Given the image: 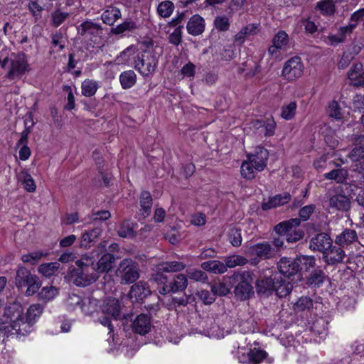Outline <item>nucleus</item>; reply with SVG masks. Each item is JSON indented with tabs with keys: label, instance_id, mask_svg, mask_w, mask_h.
Here are the masks:
<instances>
[{
	"label": "nucleus",
	"instance_id": "f257e3e1",
	"mask_svg": "<svg viewBox=\"0 0 364 364\" xmlns=\"http://www.w3.org/2000/svg\"><path fill=\"white\" fill-rule=\"evenodd\" d=\"M70 274L73 282L79 287L88 286L98 278L93 258L87 255L76 261L75 267L70 269Z\"/></svg>",
	"mask_w": 364,
	"mask_h": 364
},
{
	"label": "nucleus",
	"instance_id": "f03ea898",
	"mask_svg": "<svg viewBox=\"0 0 364 364\" xmlns=\"http://www.w3.org/2000/svg\"><path fill=\"white\" fill-rule=\"evenodd\" d=\"M26 56L23 53H11L3 60L1 68L7 69L6 77L11 80H19L30 70Z\"/></svg>",
	"mask_w": 364,
	"mask_h": 364
},
{
	"label": "nucleus",
	"instance_id": "7ed1b4c3",
	"mask_svg": "<svg viewBox=\"0 0 364 364\" xmlns=\"http://www.w3.org/2000/svg\"><path fill=\"white\" fill-rule=\"evenodd\" d=\"M15 284L18 289L27 287L25 293L26 296H31L36 293L41 285L38 277L24 267H18L16 270Z\"/></svg>",
	"mask_w": 364,
	"mask_h": 364
},
{
	"label": "nucleus",
	"instance_id": "20e7f679",
	"mask_svg": "<svg viewBox=\"0 0 364 364\" xmlns=\"http://www.w3.org/2000/svg\"><path fill=\"white\" fill-rule=\"evenodd\" d=\"M157 65L158 59L151 50H144L134 58V68L144 77L152 76Z\"/></svg>",
	"mask_w": 364,
	"mask_h": 364
},
{
	"label": "nucleus",
	"instance_id": "39448f33",
	"mask_svg": "<svg viewBox=\"0 0 364 364\" xmlns=\"http://www.w3.org/2000/svg\"><path fill=\"white\" fill-rule=\"evenodd\" d=\"M117 274L122 284L134 283L139 277V264L132 259H124L119 264Z\"/></svg>",
	"mask_w": 364,
	"mask_h": 364
},
{
	"label": "nucleus",
	"instance_id": "423d86ee",
	"mask_svg": "<svg viewBox=\"0 0 364 364\" xmlns=\"http://www.w3.org/2000/svg\"><path fill=\"white\" fill-rule=\"evenodd\" d=\"M43 306L40 304H34L29 306L25 314V318L21 323V329H18V335L25 336L29 334L33 325L43 311Z\"/></svg>",
	"mask_w": 364,
	"mask_h": 364
},
{
	"label": "nucleus",
	"instance_id": "0eeeda50",
	"mask_svg": "<svg viewBox=\"0 0 364 364\" xmlns=\"http://www.w3.org/2000/svg\"><path fill=\"white\" fill-rule=\"evenodd\" d=\"M102 31L103 28L100 23L90 19L83 21L77 27V32L79 36L94 43H96L97 38H102Z\"/></svg>",
	"mask_w": 364,
	"mask_h": 364
},
{
	"label": "nucleus",
	"instance_id": "6e6552de",
	"mask_svg": "<svg viewBox=\"0 0 364 364\" xmlns=\"http://www.w3.org/2000/svg\"><path fill=\"white\" fill-rule=\"evenodd\" d=\"M304 64L299 56L289 59L284 65L282 75L289 81L300 77L304 72Z\"/></svg>",
	"mask_w": 364,
	"mask_h": 364
},
{
	"label": "nucleus",
	"instance_id": "1a4fd4ad",
	"mask_svg": "<svg viewBox=\"0 0 364 364\" xmlns=\"http://www.w3.org/2000/svg\"><path fill=\"white\" fill-rule=\"evenodd\" d=\"M4 316L13 323V328L18 334V329H21V323L25 318L23 308L19 302L14 301L9 304L4 310Z\"/></svg>",
	"mask_w": 364,
	"mask_h": 364
},
{
	"label": "nucleus",
	"instance_id": "9d476101",
	"mask_svg": "<svg viewBox=\"0 0 364 364\" xmlns=\"http://www.w3.org/2000/svg\"><path fill=\"white\" fill-rule=\"evenodd\" d=\"M269 275L259 277L256 282V290L259 294H271L274 292L275 282L279 279V273L271 272Z\"/></svg>",
	"mask_w": 364,
	"mask_h": 364
},
{
	"label": "nucleus",
	"instance_id": "9b49d317",
	"mask_svg": "<svg viewBox=\"0 0 364 364\" xmlns=\"http://www.w3.org/2000/svg\"><path fill=\"white\" fill-rule=\"evenodd\" d=\"M328 205L331 208L338 211L347 212L350 209V198L342 190L336 191L330 196Z\"/></svg>",
	"mask_w": 364,
	"mask_h": 364
},
{
	"label": "nucleus",
	"instance_id": "f8f14e48",
	"mask_svg": "<svg viewBox=\"0 0 364 364\" xmlns=\"http://www.w3.org/2000/svg\"><path fill=\"white\" fill-rule=\"evenodd\" d=\"M289 42L288 34L284 31H279L272 38V45L269 48V54L277 58L280 50H286Z\"/></svg>",
	"mask_w": 364,
	"mask_h": 364
},
{
	"label": "nucleus",
	"instance_id": "ddd939ff",
	"mask_svg": "<svg viewBox=\"0 0 364 364\" xmlns=\"http://www.w3.org/2000/svg\"><path fill=\"white\" fill-rule=\"evenodd\" d=\"M247 158L254 165V168L257 172L262 171L267 166L269 152L267 149L257 146L254 154H249Z\"/></svg>",
	"mask_w": 364,
	"mask_h": 364
},
{
	"label": "nucleus",
	"instance_id": "4468645a",
	"mask_svg": "<svg viewBox=\"0 0 364 364\" xmlns=\"http://www.w3.org/2000/svg\"><path fill=\"white\" fill-rule=\"evenodd\" d=\"M278 273L286 277H290L299 272V264L296 258L282 257L277 263Z\"/></svg>",
	"mask_w": 364,
	"mask_h": 364
},
{
	"label": "nucleus",
	"instance_id": "2eb2a0df",
	"mask_svg": "<svg viewBox=\"0 0 364 364\" xmlns=\"http://www.w3.org/2000/svg\"><path fill=\"white\" fill-rule=\"evenodd\" d=\"M251 255H255L259 259H269L275 255L274 249L269 242L257 243L250 247Z\"/></svg>",
	"mask_w": 364,
	"mask_h": 364
},
{
	"label": "nucleus",
	"instance_id": "dca6fc26",
	"mask_svg": "<svg viewBox=\"0 0 364 364\" xmlns=\"http://www.w3.org/2000/svg\"><path fill=\"white\" fill-rule=\"evenodd\" d=\"M102 312L105 315L111 316L112 319L121 318V304L118 299L113 297H108L104 300L101 306Z\"/></svg>",
	"mask_w": 364,
	"mask_h": 364
},
{
	"label": "nucleus",
	"instance_id": "f3484780",
	"mask_svg": "<svg viewBox=\"0 0 364 364\" xmlns=\"http://www.w3.org/2000/svg\"><path fill=\"white\" fill-rule=\"evenodd\" d=\"M331 237L325 232L316 234L310 240L309 247L313 251H318L322 254L333 245Z\"/></svg>",
	"mask_w": 364,
	"mask_h": 364
},
{
	"label": "nucleus",
	"instance_id": "a211bd4d",
	"mask_svg": "<svg viewBox=\"0 0 364 364\" xmlns=\"http://www.w3.org/2000/svg\"><path fill=\"white\" fill-rule=\"evenodd\" d=\"M132 326L135 333L141 336L147 334L152 326L151 316L146 314L138 315L133 321Z\"/></svg>",
	"mask_w": 364,
	"mask_h": 364
},
{
	"label": "nucleus",
	"instance_id": "6ab92c4d",
	"mask_svg": "<svg viewBox=\"0 0 364 364\" xmlns=\"http://www.w3.org/2000/svg\"><path fill=\"white\" fill-rule=\"evenodd\" d=\"M346 257L345 252L341 247L331 245L323 253V259L328 265H336L341 263Z\"/></svg>",
	"mask_w": 364,
	"mask_h": 364
},
{
	"label": "nucleus",
	"instance_id": "aec40b11",
	"mask_svg": "<svg viewBox=\"0 0 364 364\" xmlns=\"http://www.w3.org/2000/svg\"><path fill=\"white\" fill-rule=\"evenodd\" d=\"M151 294L149 286L144 282H139L131 287L129 296L135 301H142L144 298Z\"/></svg>",
	"mask_w": 364,
	"mask_h": 364
},
{
	"label": "nucleus",
	"instance_id": "412c9836",
	"mask_svg": "<svg viewBox=\"0 0 364 364\" xmlns=\"http://www.w3.org/2000/svg\"><path fill=\"white\" fill-rule=\"evenodd\" d=\"M186 29L189 34L198 36L205 30V21L199 15H193L188 21Z\"/></svg>",
	"mask_w": 364,
	"mask_h": 364
},
{
	"label": "nucleus",
	"instance_id": "4be33fe9",
	"mask_svg": "<svg viewBox=\"0 0 364 364\" xmlns=\"http://www.w3.org/2000/svg\"><path fill=\"white\" fill-rule=\"evenodd\" d=\"M348 79L350 84L355 87L364 85V71L360 63H355L348 72Z\"/></svg>",
	"mask_w": 364,
	"mask_h": 364
},
{
	"label": "nucleus",
	"instance_id": "5701e85b",
	"mask_svg": "<svg viewBox=\"0 0 364 364\" xmlns=\"http://www.w3.org/2000/svg\"><path fill=\"white\" fill-rule=\"evenodd\" d=\"M267 355L266 351L260 349H250L247 356L245 355H239V360L240 363H250L252 364H259L262 362Z\"/></svg>",
	"mask_w": 364,
	"mask_h": 364
},
{
	"label": "nucleus",
	"instance_id": "b1692460",
	"mask_svg": "<svg viewBox=\"0 0 364 364\" xmlns=\"http://www.w3.org/2000/svg\"><path fill=\"white\" fill-rule=\"evenodd\" d=\"M118 257L112 253L104 254L97 263V268L95 269L97 274L109 272L113 267L114 263Z\"/></svg>",
	"mask_w": 364,
	"mask_h": 364
},
{
	"label": "nucleus",
	"instance_id": "393cba45",
	"mask_svg": "<svg viewBox=\"0 0 364 364\" xmlns=\"http://www.w3.org/2000/svg\"><path fill=\"white\" fill-rule=\"evenodd\" d=\"M290 199L291 195L288 193L279 194L272 198H270L268 201L263 203L262 208L264 210L272 209L287 203Z\"/></svg>",
	"mask_w": 364,
	"mask_h": 364
},
{
	"label": "nucleus",
	"instance_id": "a878e982",
	"mask_svg": "<svg viewBox=\"0 0 364 364\" xmlns=\"http://www.w3.org/2000/svg\"><path fill=\"white\" fill-rule=\"evenodd\" d=\"M358 239L357 232L354 230L345 229L335 239L336 244L339 246L348 245Z\"/></svg>",
	"mask_w": 364,
	"mask_h": 364
},
{
	"label": "nucleus",
	"instance_id": "bb28decb",
	"mask_svg": "<svg viewBox=\"0 0 364 364\" xmlns=\"http://www.w3.org/2000/svg\"><path fill=\"white\" fill-rule=\"evenodd\" d=\"M299 225L300 220L297 218H293L278 223L274 226V230L279 235H286L287 237L289 232L291 231V228H298Z\"/></svg>",
	"mask_w": 364,
	"mask_h": 364
},
{
	"label": "nucleus",
	"instance_id": "cd10ccee",
	"mask_svg": "<svg viewBox=\"0 0 364 364\" xmlns=\"http://www.w3.org/2000/svg\"><path fill=\"white\" fill-rule=\"evenodd\" d=\"M120 18V10L113 6L108 7L101 15L102 22L109 26H112Z\"/></svg>",
	"mask_w": 364,
	"mask_h": 364
},
{
	"label": "nucleus",
	"instance_id": "c85d7f7f",
	"mask_svg": "<svg viewBox=\"0 0 364 364\" xmlns=\"http://www.w3.org/2000/svg\"><path fill=\"white\" fill-rule=\"evenodd\" d=\"M292 288L293 285L291 283L287 281L285 279H283L279 274V280H277V282H275L274 291L279 298H282L289 295L291 293Z\"/></svg>",
	"mask_w": 364,
	"mask_h": 364
},
{
	"label": "nucleus",
	"instance_id": "c756f323",
	"mask_svg": "<svg viewBox=\"0 0 364 364\" xmlns=\"http://www.w3.org/2000/svg\"><path fill=\"white\" fill-rule=\"evenodd\" d=\"M136 228V224L134 222L129 220H124L117 230V234L121 237H133L135 236Z\"/></svg>",
	"mask_w": 364,
	"mask_h": 364
},
{
	"label": "nucleus",
	"instance_id": "7c9ffc66",
	"mask_svg": "<svg viewBox=\"0 0 364 364\" xmlns=\"http://www.w3.org/2000/svg\"><path fill=\"white\" fill-rule=\"evenodd\" d=\"M102 233L100 228H95L89 232L82 234L81 237L80 246L85 248L90 247L91 244L96 241Z\"/></svg>",
	"mask_w": 364,
	"mask_h": 364
},
{
	"label": "nucleus",
	"instance_id": "2f4dec72",
	"mask_svg": "<svg viewBox=\"0 0 364 364\" xmlns=\"http://www.w3.org/2000/svg\"><path fill=\"white\" fill-rule=\"evenodd\" d=\"M201 267L205 270L214 274H223L226 272L224 262L219 260H209L204 262L201 264Z\"/></svg>",
	"mask_w": 364,
	"mask_h": 364
},
{
	"label": "nucleus",
	"instance_id": "473e14b6",
	"mask_svg": "<svg viewBox=\"0 0 364 364\" xmlns=\"http://www.w3.org/2000/svg\"><path fill=\"white\" fill-rule=\"evenodd\" d=\"M17 178L22 183L23 188L28 192H34L36 188V183L32 176L25 170L21 171Z\"/></svg>",
	"mask_w": 364,
	"mask_h": 364
},
{
	"label": "nucleus",
	"instance_id": "72a5a7b5",
	"mask_svg": "<svg viewBox=\"0 0 364 364\" xmlns=\"http://www.w3.org/2000/svg\"><path fill=\"white\" fill-rule=\"evenodd\" d=\"M172 293L183 291L188 286V279L185 274H179L169 283Z\"/></svg>",
	"mask_w": 364,
	"mask_h": 364
},
{
	"label": "nucleus",
	"instance_id": "f704fd0d",
	"mask_svg": "<svg viewBox=\"0 0 364 364\" xmlns=\"http://www.w3.org/2000/svg\"><path fill=\"white\" fill-rule=\"evenodd\" d=\"M153 200L149 192L143 191L140 196V205L142 215L144 218L149 215L152 206Z\"/></svg>",
	"mask_w": 364,
	"mask_h": 364
},
{
	"label": "nucleus",
	"instance_id": "c9c22d12",
	"mask_svg": "<svg viewBox=\"0 0 364 364\" xmlns=\"http://www.w3.org/2000/svg\"><path fill=\"white\" fill-rule=\"evenodd\" d=\"M248 262L247 258L239 255H232L224 258V264L228 270V268H234L237 266H244Z\"/></svg>",
	"mask_w": 364,
	"mask_h": 364
},
{
	"label": "nucleus",
	"instance_id": "e433bc0d",
	"mask_svg": "<svg viewBox=\"0 0 364 364\" xmlns=\"http://www.w3.org/2000/svg\"><path fill=\"white\" fill-rule=\"evenodd\" d=\"M185 267L184 263L177 261H168L158 265L159 270L165 272H177L184 269Z\"/></svg>",
	"mask_w": 364,
	"mask_h": 364
},
{
	"label": "nucleus",
	"instance_id": "4c0bfd02",
	"mask_svg": "<svg viewBox=\"0 0 364 364\" xmlns=\"http://www.w3.org/2000/svg\"><path fill=\"white\" fill-rule=\"evenodd\" d=\"M98 87V83L95 80L86 79L82 82V95L87 97H91L95 95Z\"/></svg>",
	"mask_w": 364,
	"mask_h": 364
},
{
	"label": "nucleus",
	"instance_id": "58836bf2",
	"mask_svg": "<svg viewBox=\"0 0 364 364\" xmlns=\"http://www.w3.org/2000/svg\"><path fill=\"white\" fill-rule=\"evenodd\" d=\"M326 274L323 271L316 269L307 278V284L311 287H318L323 283Z\"/></svg>",
	"mask_w": 364,
	"mask_h": 364
},
{
	"label": "nucleus",
	"instance_id": "ea45409f",
	"mask_svg": "<svg viewBox=\"0 0 364 364\" xmlns=\"http://www.w3.org/2000/svg\"><path fill=\"white\" fill-rule=\"evenodd\" d=\"M136 75L133 70L122 72L119 75V81L123 89H129L136 83Z\"/></svg>",
	"mask_w": 364,
	"mask_h": 364
},
{
	"label": "nucleus",
	"instance_id": "a19ab883",
	"mask_svg": "<svg viewBox=\"0 0 364 364\" xmlns=\"http://www.w3.org/2000/svg\"><path fill=\"white\" fill-rule=\"evenodd\" d=\"M296 262L299 264V272H308L316 264V259L314 256L301 255L296 257Z\"/></svg>",
	"mask_w": 364,
	"mask_h": 364
},
{
	"label": "nucleus",
	"instance_id": "79ce46f5",
	"mask_svg": "<svg viewBox=\"0 0 364 364\" xmlns=\"http://www.w3.org/2000/svg\"><path fill=\"white\" fill-rule=\"evenodd\" d=\"M137 28V25L135 21L132 20H126L121 24L112 28L111 33L115 35L122 34L126 31H134Z\"/></svg>",
	"mask_w": 364,
	"mask_h": 364
},
{
	"label": "nucleus",
	"instance_id": "37998d69",
	"mask_svg": "<svg viewBox=\"0 0 364 364\" xmlns=\"http://www.w3.org/2000/svg\"><path fill=\"white\" fill-rule=\"evenodd\" d=\"M316 9L324 16H332L336 11L335 4L332 0H322L317 2Z\"/></svg>",
	"mask_w": 364,
	"mask_h": 364
},
{
	"label": "nucleus",
	"instance_id": "c03bdc74",
	"mask_svg": "<svg viewBox=\"0 0 364 364\" xmlns=\"http://www.w3.org/2000/svg\"><path fill=\"white\" fill-rule=\"evenodd\" d=\"M60 263L58 262L44 263L38 267V272L45 277H50L59 269Z\"/></svg>",
	"mask_w": 364,
	"mask_h": 364
},
{
	"label": "nucleus",
	"instance_id": "a18cd8bd",
	"mask_svg": "<svg viewBox=\"0 0 364 364\" xmlns=\"http://www.w3.org/2000/svg\"><path fill=\"white\" fill-rule=\"evenodd\" d=\"M348 176V171L344 168L333 169L326 173L323 176L328 180H334L337 183H343Z\"/></svg>",
	"mask_w": 364,
	"mask_h": 364
},
{
	"label": "nucleus",
	"instance_id": "49530a36",
	"mask_svg": "<svg viewBox=\"0 0 364 364\" xmlns=\"http://www.w3.org/2000/svg\"><path fill=\"white\" fill-rule=\"evenodd\" d=\"M174 8L172 1L169 0L163 1L157 6V14L162 18H168L172 14Z\"/></svg>",
	"mask_w": 364,
	"mask_h": 364
},
{
	"label": "nucleus",
	"instance_id": "de8ad7c7",
	"mask_svg": "<svg viewBox=\"0 0 364 364\" xmlns=\"http://www.w3.org/2000/svg\"><path fill=\"white\" fill-rule=\"evenodd\" d=\"M256 171L254 168V165L250 160L247 159L242 163L240 173L244 178L247 180L253 179L255 177Z\"/></svg>",
	"mask_w": 364,
	"mask_h": 364
},
{
	"label": "nucleus",
	"instance_id": "09e8293b",
	"mask_svg": "<svg viewBox=\"0 0 364 364\" xmlns=\"http://www.w3.org/2000/svg\"><path fill=\"white\" fill-rule=\"evenodd\" d=\"M296 107L297 105L296 102H291L290 103L282 106L281 117L286 120L291 119L295 116Z\"/></svg>",
	"mask_w": 364,
	"mask_h": 364
},
{
	"label": "nucleus",
	"instance_id": "8fccbe9b",
	"mask_svg": "<svg viewBox=\"0 0 364 364\" xmlns=\"http://www.w3.org/2000/svg\"><path fill=\"white\" fill-rule=\"evenodd\" d=\"M70 14L68 12H63L60 10H56L51 14V24L57 28L60 26L68 17Z\"/></svg>",
	"mask_w": 364,
	"mask_h": 364
},
{
	"label": "nucleus",
	"instance_id": "3c124183",
	"mask_svg": "<svg viewBox=\"0 0 364 364\" xmlns=\"http://www.w3.org/2000/svg\"><path fill=\"white\" fill-rule=\"evenodd\" d=\"M257 124H259L260 127L264 128V135L266 136H271L274 134L277 124L273 118H267L264 122L258 121Z\"/></svg>",
	"mask_w": 364,
	"mask_h": 364
},
{
	"label": "nucleus",
	"instance_id": "603ef678",
	"mask_svg": "<svg viewBox=\"0 0 364 364\" xmlns=\"http://www.w3.org/2000/svg\"><path fill=\"white\" fill-rule=\"evenodd\" d=\"M313 306V301L309 296H301L294 304V309L296 311L309 310Z\"/></svg>",
	"mask_w": 364,
	"mask_h": 364
},
{
	"label": "nucleus",
	"instance_id": "864d4df0",
	"mask_svg": "<svg viewBox=\"0 0 364 364\" xmlns=\"http://www.w3.org/2000/svg\"><path fill=\"white\" fill-rule=\"evenodd\" d=\"M228 240L234 247H239L242 243L241 230L238 228H231L228 232Z\"/></svg>",
	"mask_w": 364,
	"mask_h": 364
},
{
	"label": "nucleus",
	"instance_id": "5fc2aeb1",
	"mask_svg": "<svg viewBox=\"0 0 364 364\" xmlns=\"http://www.w3.org/2000/svg\"><path fill=\"white\" fill-rule=\"evenodd\" d=\"M304 236L303 230L298 228H291V231L289 232L286 240L289 243L296 242L301 240Z\"/></svg>",
	"mask_w": 364,
	"mask_h": 364
},
{
	"label": "nucleus",
	"instance_id": "6e6d98bb",
	"mask_svg": "<svg viewBox=\"0 0 364 364\" xmlns=\"http://www.w3.org/2000/svg\"><path fill=\"white\" fill-rule=\"evenodd\" d=\"M52 48L56 49V52H60L65 48V43L63 40L61 32H56L51 35Z\"/></svg>",
	"mask_w": 364,
	"mask_h": 364
},
{
	"label": "nucleus",
	"instance_id": "4d7b16f0",
	"mask_svg": "<svg viewBox=\"0 0 364 364\" xmlns=\"http://www.w3.org/2000/svg\"><path fill=\"white\" fill-rule=\"evenodd\" d=\"M46 255V254L43 253L41 251H36L28 254L23 255L21 256V260L23 262H28L34 264Z\"/></svg>",
	"mask_w": 364,
	"mask_h": 364
},
{
	"label": "nucleus",
	"instance_id": "13d9d810",
	"mask_svg": "<svg viewBox=\"0 0 364 364\" xmlns=\"http://www.w3.org/2000/svg\"><path fill=\"white\" fill-rule=\"evenodd\" d=\"M58 294L57 288L51 287H43L39 293V297L41 299L49 301L53 299Z\"/></svg>",
	"mask_w": 364,
	"mask_h": 364
},
{
	"label": "nucleus",
	"instance_id": "bf43d9fd",
	"mask_svg": "<svg viewBox=\"0 0 364 364\" xmlns=\"http://www.w3.org/2000/svg\"><path fill=\"white\" fill-rule=\"evenodd\" d=\"M251 285L249 283L243 281L240 282L235 287V292L237 295L240 296L242 298H247L251 292Z\"/></svg>",
	"mask_w": 364,
	"mask_h": 364
},
{
	"label": "nucleus",
	"instance_id": "052dcab7",
	"mask_svg": "<svg viewBox=\"0 0 364 364\" xmlns=\"http://www.w3.org/2000/svg\"><path fill=\"white\" fill-rule=\"evenodd\" d=\"M186 272L187 277L196 282H204L208 278L206 274L200 269H190Z\"/></svg>",
	"mask_w": 364,
	"mask_h": 364
},
{
	"label": "nucleus",
	"instance_id": "680f3d73",
	"mask_svg": "<svg viewBox=\"0 0 364 364\" xmlns=\"http://www.w3.org/2000/svg\"><path fill=\"white\" fill-rule=\"evenodd\" d=\"M316 210V205L309 204L304 206L299 210V220L303 221H306L310 218V216L313 214V213Z\"/></svg>",
	"mask_w": 364,
	"mask_h": 364
},
{
	"label": "nucleus",
	"instance_id": "e2e57ef3",
	"mask_svg": "<svg viewBox=\"0 0 364 364\" xmlns=\"http://www.w3.org/2000/svg\"><path fill=\"white\" fill-rule=\"evenodd\" d=\"M197 296L205 304H211L215 300L213 292H210L205 289H200L197 292Z\"/></svg>",
	"mask_w": 364,
	"mask_h": 364
},
{
	"label": "nucleus",
	"instance_id": "0e129e2a",
	"mask_svg": "<svg viewBox=\"0 0 364 364\" xmlns=\"http://www.w3.org/2000/svg\"><path fill=\"white\" fill-rule=\"evenodd\" d=\"M211 291L216 296H225L230 292V288L225 283H217L211 286Z\"/></svg>",
	"mask_w": 364,
	"mask_h": 364
},
{
	"label": "nucleus",
	"instance_id": "69168bd1",
	"mask_svg": "<svg viewBox=\"0 0 364 364\" xmlns=\"http://www.w3.org/2000/svg\"><path fill=\"white\" fill-rule=\"evenodd\" d=\"M215 27L220 31H226L229 29L230 22L226 16H217L214 21Z\"/></svg>",
	"mask_w": 364,
	"mask_h": 364
},
{
	"label": "nucleus",
	"instance_id": "338daca9",
	"mask_svg": "<svg viewBox=\"0 0 364 364\" xmlns=\"http://www.w3.org/2000/svg\"><path fill=\"white\" fill-rule=\"evenodd\" d=\"M195 301V298L193 295H187L185 294L180 297H174L173 298V302L175 305L178 306H185L188 304H193Z\"/></svg>",
	"mask_w": 364,
	"mask_h": 364
},
{
	"label": "nucleus",
	"instance_id": "774afa93",
	"mask_svg": "<svg viewBox=\"0 0 364 364\" xmlns=\"http://www.w3.org/2000/svg\"><path fill=\"white\" fill-rule=\"evenodd\" d=\"M183 26L176 27L173 33L169 36V42L175 46H178L181 42V34Z\"/></svg>",
	"mask_w": 364,
	"mask_h": 364
}]
</instances>
